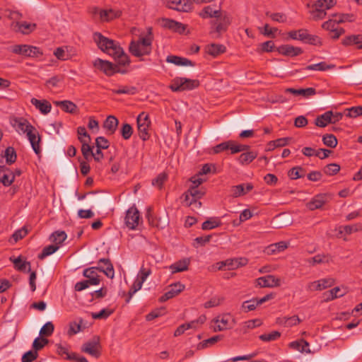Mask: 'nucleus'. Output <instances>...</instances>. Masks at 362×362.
Segmentation results:
<instances>
[{
    "label": "nucleus",
    "instance_id": "nucleus-58",
    "mask_svg": "<svg viewBox=\"0 0 362 362\" xmlns=\"http://www.w3.org/2000/svg\"><path fill=\"white\" fill-rule=\"evenodd\" d=\"M168 175L165 173H161L158 176L152 180V185L154 187H156L160 189L164 184V182L167 180Z\"/></svg>",
    "mask_w": 362,
    "mask_h": 362
},
{
    "label": "nucleus",
    "instance_id": "nucleus-20",
    "mask_svg": "<svg viewBox=\"0 0 362 362\" xmlns=\"http://www.w3.org/2000/svg\"><path fill=\"white\" fill-rule=\"evenodd\" d=\"M14 182L13 171L8 168L0 165V182L5 187H8Z\"/></svg>",
    "mask_w": 362,
    "mask_h": 362
},
{
    "label": "nucleus",
    "instance_id": "nucleus-18",
    "mask_svg": "<svg viewBox=\"0 0 362 362\" xmlns=\"http://www.w3.org/2000/svg\"><path fill=\"white\" fill-rule=\"evenodd\" d=\"M11 124L19 133L26 134L30 129H35V127L27 119L23 117L15 118L12 121Z\"/></svg>",
    "mask_w": 362,
    "mask_h": 362
},
{
    "label": "nucleus",
    "instance_id": "nucleus-48",
    "mask_svg": "<svg viewBox=\"0 0 362 362\" xmlns=\"http://www.w3.org/2000/svg\"><path fill=\"white\" fill-rule=\"evenodd\" d=\"M83 322V320L80 318L78 322L74 321L71 322L69 325V329L67 331V334L69 336H73L77 333H78L81 330V324Z\"/></svg>",
    "mask_w": 362,
    "mask_h": 362
},
{
    "label": "nucleus",
    "instance_id": "nucleus-1",
    "mask_svg": "<svg viewBox=\"0 0 362 362\" xmlns=\"http://www.w3.org/2000/svg\"><path fill=\"white\" fill-rule=\"evenodd\" d=\"M98 263H103L104 266L93 267L83 270V275L87 278V281L92 286L98 285L100 282V276L97 271L103 272L107 277L112 279L115 275L113 265L107 258L100 259Z\"/></svg>",
    "mask_w": 362,
    "mask_h": 362
},
{
    "label": "nucleus",
    "instance_id": "nucleus-34",
    "mask_svg": "<svg viewBox=\"0 0 362 362\" xmlns=\"http://www.w3.org/2000/svg\"><path fill=\"white\" fill-rule=\"evenodd\" d=\"M205 194L204 190L196 187H191L184 194L185 200L189 199H201Z\"/></svg>",
    "mask_w": 362,
    "mask_h": 362
},
{
    "label": "nucleus",
    "instance_id": "nucleus-49",
    "mask_svg": "<svg viewBox=\"0 0 362 362\" xmlns=\"http://www.w3.org/2000/svg\"><path fill=\"white\" fill-rule=\"evenodd\" d=\"M221 225V221L218 218H211L204 221L202 225V230H211L218 227Z\"/></svg>",
    "mask_w": 362,
    "mask_h": 362
},
{
    "label": "nucleus",
    "instance_id": "nucleus-10",
    "mask_svg": "<svg viewBox=\"0 0 362 362\" xmlns=\"http://www.w3.org/2000/svg\"><path fill=\"white\" fill-rule=\"evenodd\" d=\"M100 349L99 338L95 337L92 340L88 341L82 345L81 351L98 358L100 356Z\"/></svg>",
    "mask_w": 362,
    "mask_h": 362
},
{
    "label": "nucleus",
    "instance_id": "nucleus-23",
    "mask_svg": "<svg viewBox=\"0 0 362 362\" xmlns=\"http://www.w3.org/2000/svg\"><path fill=\"white\" fill-rule=\"evenodd\" d=\"M190 264L189 258H183L179 261L175 262L172 264L169 269H170L173 274H175L177 272H182L187 271L189 268V265Z\"/></svg>",
    "mask_w": 362,
    "mask_h": 362
},
{
    "label": "nucleus",
    "instance_id": "nucleus-3",
    "mask_svg": "<svg viewBox=\"0 0 362 362\" xmlns=\"http://www.w3.org/2000/svg\"><path fill=\"white\" fill-rule=\"evenodd\" d=\"M93 40L101 51L111 57L115 55V53H118L119 51L121 53L120 45L118 42L103 36L100 33L93 34Z\"/></svg>",
    "mask_w": 362,
    "mask_h": 362
},
{
    "label": "nucleus",
    "instance_id": "nucleus-24",
    "mask_svg": "<svg viewBox=\"0 0 362 362\" xmlns=\"http://www.w3.org/2000/svg\"><path fill=\"white\" fill-rule=\"evenodd\" d=\"M30 103L44 115L51 111L52 105L50 103L46 100H40L33 98L31 99Z\"/></svg>",
    "mask_w": 362,
    "mask_h": 362
},
{
    "label": "nucleus",
    "instance_id": "nucleus-8",
    "mask_svg": "<svg viewBox=\"0 0 362 362\" xmlns=\"http://www.w3.org/2000/svg\"><path fill=\"white\" fill-rule=\"evenodd\" d=\"M138 133L140 139L146 141L149 138L148 129L151 121L149 116L144 112H141L136 119Z\"/></svg>",
    "mask_w": 362,
    "mask_h": 362
},
{
    "label": "nucleus",
    "instance_id": "nucleus-15",
    "mask_svg": "<svg viewBox=\"0 0 362 362\" xmlns=\"http://www.w3.org/2000/svg\"><path fill=\"white\" fill-rule=\"evenodd\" d=\"M272 298V295L268 294L259 299L252 298L251 300L244 301L242 305V308L245 312L254 310L258 305H262Z\"/></svg>",
    "mask_w": 362,
    "mask_h": 362
},
{
    "label": "nucleus",
    "instance_id": "nucleus-36",
    "mask_svg": "<svg viewBox=\"0 0 362 362\" xmlns=\"http://www.w3.org/2000/svg\"><path fill=\"white\" fill-rule=\"evenodd\" d=\"M288 247V243L284 241H280L276 243L271 244L266 249V252L268 255H272L276 252L284 251Z\"/></svg>",
    "mask_w": 362,
    "mask_h": 362
},
{
    "label": "nucleus",
    "instance_id": "nucleus-32",
    "mask_svg": "<svg viewBox=\"0 0 362 362\" xmlns=\"http://www.w3.org/2000/svg\"><path fill=\"white\" fill-rule=\"evenodd\" d=\"M206 52L214 57L226 52V47L221 44L212 43L206 47Z\"/></svg>",
    "mask_w": 362,
    "mask_h": 362
},
{
    "label": "nucleus",
    "instance_id": "nucleus-52",
    "mask_svg": "<svg viewBox=\"0 0 362 362\" xmlns=\"http://www.w3.org/2000/svg\"><path fill=\"white\" fill-rule=\"evenodd\" d=\"M335 4L336 0H318L314 4V6H315L316 8L322 9L323 11H326V10L332 8L334 5H335Z\"/></svg>",
    "mask_w": 362,
    "mask_h": 362
},
{
    "label": "nucleus",
    "instance_id": "nucleus-54",
    "mask_svg": "<svg viewBox=\"0 0 362 362\" xmlns=\"http://www.w3.org/2000/svg\"><path fill=\"white\" fill-rule=\"evenodd\" d=\"M333 66L327 65L325 62H320L315 64L307 66L305 69L308 71H325L332 68Z\"/></svg>",
    "mask_w": 362,
    "mask_h": 362
},
{
    "label": "nucleus",
    "instance_id": "nucleus-35",
    "mask_svg": "<svg viewBox=\"0 0 362 362\" xmlns=\"http://www.w3.org/2000/svg\"><path fill=\"white\" fill-rule=\"evenodd\" d=\"M331 115L332 111H327L324 114L317 116L315 122V125L320 127H325L332 121Z\"/></svg>",
    "mask_w": 362,
    "mask_h": 362
},
{
    "label": "nucleus",
    "instance_id": "nucleus-6",
    "mask_svg": "<svg viewBox=\"0 0 362 362\" xmlns=\"http://www.w3.org/2000/svg\"><path fill=\"white\" fill-rule=\"evenodd\" d=\"M235 320L230 314L218 315L211 322V328L214 332H221L232 328Z\"/></svg>",
    "mask_w": 362,
    "mask_h": 362
},
{
    "label": "nucleus",
    "instance_id": "nucleus-17",
    "mask_svg": "<svg viewBox=\"0 0 362 362\" xmlns=\"http://www.w3.org/2000/svg\"><path fill=\"white\" fill-rule=\"evenodd\" d=\"M328 202V197L325 194H320L315 196L309 202L306 204V206L310 211L321 209Z\"/></svg>",
    "mask_w": 362,
    "mask_h": 362
},
{
    "label": "nucleus",
    "instance_id": "nucleus-14",
    "mask_svg": "<svg viewBox=\"0 0 362 362\" xmlns=\"http://www.w3.org/2000/svg\"><path fill=\"white\" fill-rule=\"evenodd\" d=\"M185 285L180 282H177L171 284L169 286V289L162 296L160 297L159 300L160 302H165L170 298L178 295L181 291L185 289Z\"/></svg>",
    "mask_w": 362,
    "mask_h": 362
},
{
    "label": "nucleus",
    "instance_id": "nucleus-13",
    "mask_svg": "<svg viewBox=\"0 0 362 362\" xmlns=\"http://www.w3.org/2000/svg\"><path fill=\"white\" fill-rule=\"evenodd\" d=\"M334 284V281L332 278L322 279L308 284L307 290L310 291H322L331 287Z\"/></svg>",
    "mask_w": 362,
    "mask_h": 362
},
{
    "label": "nucleus",
    "instance_id": "nucleus-30",
    "mask_svg": "<svg viewBox=\"0 0 362 362\" xmlns=\"http://www.w3.org/2000/svg\"><path fill=\"white\" fill-rule=\"evenodd\" d=\"M118 123V119L115 116L110 115L105 120L103 127L109 134H112L115 132Z\"/></svg>",
    "mask_w": 362,
    "mask_h": 362
},
{
    "label": "nucleus",
    "instance_id": "nucleus-26",
    "mask_svg": "<svg viewBox=\"0 0 362 362\" xmlns=\"http://www.w3.org/2000/svg\"><path fill=\"white\" fill-rule=\"evenodd\" d=\"M342 44L345 46L356 45L358 49H361L362 35H348L342 40Z\"/></svg>",
    "mask_w": 362,
    "mask_h": 362
},
{
    "label": "nucleus",
    "instance_id": "nucleus-16",
    "mask_svg": "<svg viewBox=\"0 0 362 362\" xmlns=\"http://www.w3.org/2000/svg\"><path fill=\"white\" fill-rule=\"evenodd\" d=\"M11 27L16 32H19L23 35H29L36 29L37 25L26 21L13 22Z\"/></svg>",
    "mask_w": 362,
    "mask_h": 362
},
{
    "label": "nucleus",
    "instance_id": "nucleus-29",
    "mask_svg": "<svg viewBox=\"0 0 362 362\" xmlns=\"http://www.w3.org/2000/svg\"><path fill=\"white\" fill-rule=\"evenodd\" d=\"M252 189V185L249 183L246 185V187H245L244 184L233 186L231 189L232 196L233 197L243 196L248 192L251 191Z\"/></svg>",
    "mask_w": 362,
    "mask_h": 362
},
{
    "label": "nucleus",
    "instance_id": "nucleus-27",
    "mask_svg": "<svg viewBox=\"0 0 362 362\" xmlns=\"http://www.w3.org/2000/svg\"><path fill=\"white\" fill-rule=\"evenodd\" d=\"M248 260L245 257H236L226 260V267L229 270H234L247 264Z\"/></svg>",
    "mask_w": 362,
    "mask_h": 362
},
{
    "label": "nucleus",
    "instance_id": "nucleus-19",
    "mask_svg": "<svg viewBox=\"0 0 362 362\" xmlns=\"http://www.w3.org/2000/svg\"><path fill=\"white\" fill-rule=\"evenodd\" d=\"M26 136L31 144V146L36 154H40L41 150L40 146V136L38 132L35 129H30L26 133Z\"/></svg>",
    "mask_w": 362,
    "mask_h": 362
},
{
    "label": "nucleus",
    "instance_id": "nucleus-12",
    "mask_svg": "<svg viewBox=\"0 0 362 362\" xmlns=\"http://www.w3.org/2000/svg\"><path fill=\"white\" fill-rule=\"evenodd\" d=\"M165 5L171 9L188 12L192 8V0H166Z\"/></svg>",
    "mask_w": 362,
    "mask_h": 362
},
{
    "label": "nucleus",
    "instance_id": "nucleus-5",
    "mask_svg": "<svg viewBox=\"0 0 362 362\" xmlns=\"http://www.w3.org/2000/svg\"><path fill=\"white\" fill-rule=\"evenodd\" d=\"M10 50L14 54L27 57H39L43 54L39 47L29 45H15L10 47Z\"/></svg>",
    "mask_w": 362,
    "mask_h": 362
},
{
    "label": "nucleus",
    "instance_id": "nucleus-4",
    "mask_svg": "<svg viewBox=\"0 0 362 362\" xmlns=\"http://www.w3.org/2000/svg\"><path fill=\"white\" fill-rule=\"evenodd\" d=\"M198 80L189 79L184 77L175 78L170 86V88L174 92L192 90L199 86Z\"/></svg>",
    "mask_w": 362,
    "mask_h": 362
},
{
    "label": "nucleus",
    "instance_id": "nucleus-50",
    "mask_svg": "<svg viewBox=\"0 0 362 362\" xmlns=\"http://www.w3.org/2000/svg\"><path fill=\"white\" fill-rule=\"evenodd\" d=\"M261 325L262 322L259 319L250 320L243 324L241 330L243 332V333H246L248 329H254L260 326Z\"/></svg>",
    "mask_w": 362,
    "mask_h": 362
},
{
    "label": "nucleus",
    "instance_id": "nucleus-25",
    "mask_svg": "<svg viewBox=\"0 0 362 362\" xmlns=\"http://www.w3.org/2000/svg\"><path fill=\"white\" fill-rule=\"evenodd\" d=\"M285 92L292 93L295 95H301L304 98H308L316 94V90L314 88H307L300 89L288 88L285 90Z\"/></svg>",
    "mask_w": 362,
    "mask_h": 362
},
{
    "label": "nucleus",
    "instance_id": "nucleus-63",
    "mask_svg": "<svg viewBox=\"0 0 362 362\" xmlns=\"http://www.w3.org/2000/svg\"><path fill=\"white\" fill-rule=\"evenodd\" d=\"M302 42L313 45H322L321 39L318 36L310 35L308 33L306 34V36Z\"/></svg>",
    "mask_w": 362,
    "mask_h": 362
},
{
    "label": "nucleus",
    "instance_id": "nucleus-46",
    "mask_svg": "<svg viewBox=\"0 0 362 362\" xmlns=\"http://www.w3.org/2000/svg\"><path fill=\"white\" fill-rule=\"evenodd\" d=\"M344 19L342 17H339V18L330 19L322 25V27L327 30H330L331 32L334 30L337 27H338V24L339 23L344 22Z\"/></svg>",
    "mask_w": 362,
    "mask_h": 362
},
{
    "label": "nucleus",
    "instance_id": "nucleus-39",
    "mask_svg": "<svg viewBox=\"0 0 362 362\" xmlns=\"http://www.w3.org/2000/svg\"><path fill=\"white\" fill-rule=\"evenodd\" d=\"M66 238L67 235L64 231L57 230L52 233L49 237V240L54 243V245L60 246Z\"/></svg>",
    "mask_w": 362,
    "mask_h": 362
},
{
    "label": "nucleus",
    "instance_id": "nucleus-22",
    "mask_svg": "<svg viewBox=\"0 0 362 362\" xmlns=\"http://www.w3.org/2000/svg\"><path fill=\"white\" fill-rule=\"evenodd\" d=\"M261 287H275L281 285V280L273 275H267L257 279Z\"/></svg>",
    "mask_w": 362,
    "mask_h": 362
},
{
    "label": "nucleus",
    "instance_id": "nucleus-31",
    "mask_svg": "<svg viewBox=\"0 0 362 362\" xmlns=\"http://www.w3.org/2000/svg\"><path fill=\"white\" fill-rule=\"evenodd\" d=\"M221 11L220 9L214 10L211 6H205L199 13V16L202 18L221 17Z\"/></svg>",
    "mask_w": 362,
    "mask_h": 362
},
{
    "label": "nucleus",
    "instance_id": "nucleus-21",
    "mask_svg": "<svg viewBox=\"0 0 362 362\" xmlns=\"http://www.w3.org/2000/svg\"><path fill=\"white\" fill-rule=\"evenodd\" d=\"M277 51L279 54L288 57H296L303 53L301 48L290 45L279 46L277 47Z\"/></svg>",
    "mask_w": 362,
    "mask_h": 362
},
{
    "label": "nucleus",
    "instance_id": "nucleus-53",
    "mask_svg": "<svg viewBox=\"0 0 362 362\" xmlns=\"http://www.w3.org/2000/svg\"><path fill=\"white\" fill-rule=\"evenodd\" d=\"M142 285L143 284L136 279L129 290L128 298L126 299V303H129L131 300L132 296L142 288Z\"/></svg>",
    "mask_w": 362,
    "mask_h": 362
},
{
    "label": "nucleus",
    "instance_id": "nucleus-43",
    "mask_svg": "<svg viewBox=\"0 0 362 362\" xmlns=\"http://www.w3.org/2000/svg\"><path fill=\"white\" fill-rule=\"evenodd\" d=\"M120 51L118 53H115V55H113L112 57L118 62L119 64L122 66H126L129 64L130 59L127 54L124 53L123 49L120 47Z\"/></svg>",
    "mask_w": 362,
    "mask_h": 362
},
{
    "label": "nucleus",
    "instance_id": "nucleus-55",
    "mask_svg": "<svg viewBox=\"0 0 362 362\" xmlns=\"http://www.w3.org/2000/svg\"><path fill=\"white\" fill-rule=\"evenodd\" d=\"M152 272L150 268H146L142 266L138 273L136 279L141 283L144 284L146 279L151 274Z\"/></svg>",
    "mask_w": 362,
    "mask_h": 362
},
{
    "label": "nucleus",
    "instance_id": "nucleus-62",
    "mask_svg": "<svg viewBox=\"0 0 362 362\" xmlns=\"http://www.w3.org/2000/svg\"><path fill=\"white\" fill-rule=\"evenodd\" d=\"M311 17L315 21L323 19L326 16V11L322 9L316 8L315 6H313V10L310 11Z\"/></svg>",
    "mask_w": 362,
    "mask_h": 362
},
{
    "label": "nucleus",
    "instance_id": "nucleus-45",
    "mask_svg": "<svg viewBox=\"0 0 362 362\" xmlns=\"http://www.w3.org/2000/svg\"><path fill=\"white\" fill-rule=\"evenodd\" d=\"M13 264L15 267L19 271L24 272L27 270L28 272L31 271L30 263L22 260L20 257L13 260Z\"/></svg>",
    "mask_w": 362,
    "mask_h": 362
},
{
    "label": "nucleus",
    "instance_id": "nucleus-41",
    "mask_svg": "<svg viewBox=\"0 0 362 362\" xmlns=\"http://www.w3.org/2000/svg\"><path fill=\"white\" fill-rule=\"evenodd\" d=\"M111 91L117 95L127 94V95H134L137 89L134 86H119L117 89H112Z\"/></svg>",
    "mask_w": 362,
    "mask_h": 362
},
{
    "label": "nucleus",
    "instance_id": "nucleus-51",
    "mask_svg": "<svg viewBox=\"0 0 362 362\" xmlns=\"http://www.w3.org/2000/svg\"><path fill=\"white\" fill-rule=\"evenodd\" d=\"M54 55L61 61L69 59V54L66 47H59L54 51Z\"/></svg>",
    "mask_w": 362,
    "mask_h": 362
},
{
    "label": "nucleus",
    "instance_id": "nucleus-28",
    "mask_svg": "<svg viewBox=\"0 0 362 362\" xmlns=\"http://www.w3.org/2000/svg\"><path fill=\"white\" fill-rule=\"evenodd\" d=\"M53 103L59 107L63 111L68 113H75L77 110V106L75 103L70 100L54 101Z\"/></svg>",
    "mask_w": 362,
    "mask_h": 362
},
{
    "label": "nucleus",
    "instance_id": "nucleus-56",
    "mask_svg": "<svg viewBox=\"0 0 362 362\" xmlns=\"http://www.w3.org/2000/svg\"><path fill=\"white\" fill-rule=\"evenodd\" d=\"M322 141L325 145L329 148H334L337 145V139L333 134H325L322 137Z\"/></svg>",
    "mask_w": 362,
    "mask_h": 362
},
{
    "label": "nucleus",
    "instance_id": "nucleus-61",
    "mask_svg": "<svg viewBox=\"0 0 362 362\" xmlns=\"http://www.w3.org/2000/svg\"><path fill=\"white\" fill-rule=\"evenodd\" d=\"M224 300L223 296H214L204 303L205 308H210L219 305Z\"/></svg>",
    "mask_w": 362,
    "mask_h": 362
},
{
    "label": "nucleus",
    "instance_id": "nucleus-7",
    "mask_svg": "<svg viewBox=\"0 0 362 362\" xmlns=\"http://www.w3.org/2000/svg\"><path fill=\"white\" fill-rule=\"evenodd\" d=\"M93 65L95 69L100 70L107 76H112L115 73H125L124 71H121L117 65L100 58L95 59L93 62Z\"/></svg>",
    "mask_w": 362,
    "mask_h": 362
},
{
    "label": "nucleus",
    "instance_id": "nucleus-40",
    "mask_svg": "<svg viewBox=\"0 0 362 362\" xmlns=\"http://www.w3.org/2000/svg\"><path fill=\"white\" fill-rule=\"evenodd\" d=\"M100 18L103 21H111L117 16H119L120 12L115 11L112 9L110 10H100L99 11Z\"/></svg>",
    "mask_w": 362,
    "mask_h": 362
},
{
    "label": "nucleus",
    "instance_id": "nucleus-42",
    "mask_svg": "<svg viewBox=\"0 0 362 362\" xmlns=\"http://www.w3.org/2000/svg\"><path fill=\"white\" fill-rule=\"evenodd\" d=\"M290 346L300 352L310 353L309 343L305 340L301 339L299 341H293L291 343Z\"/></svg>",
    "mask_w": 362,
    "mask_h": 362
},
{
    "label": "nucleus",
    "instance_id": "nucleus-64",
    "mask_svg": "<svg viewBox=\"0 0 362 362\" xmlns=\"http://www.w3.org/2000/svg\"><path fill=\"white\" fill-rule=\"evenodd\" d=\"M38 356V354L35 350H30L25 353L22 356V362H33Z\"/></svg>",
    "mask_w": 362,
    "mask_h": 362
},
{
    "label": "nucleus",
    "instance_id": "nucleus-37",
    "mask_svg": "<svg viewBox=\"0 0 362 362\" xmlns=\"http://www.w3.org/2000/svg\"><path fill=\"white\" fill-rule=\"evenodd\" d=\"M257 156L255 151H247L240 154L238 161L241 165H248L253 161Z\"/></svg>",
    "mask_w": 362,
    "mask_h": 362
},
{
    "label": "nucleus",
    "instance_id": "nucleus-60",
    "mask_svg": "<svg viewBox=\"0 0 362 362\" xmlns=\"http://www.w3.org/2000/svg\"><path fill=\"white\" fill-rule=\"evenodd\" d=\"M54 325L51 322L45 323L40 331V334L42 336L49 337L54 332Z\"/></svg>",
    "mask_w": 362,
    "mask_h": 362
},
{
    "label": "nucleus",
    "instance_id": "nucleus-33",
    "mask_svg": "<svg viewBox=\"0 0 362 362\" xmlns=\"http://www.w3.org/2000/svg\"><path fill=\"white\" fill-rule=\"evenodd\" d=\"M167 62L172 63L177 66H193L192 61L187 58L177 57L175 55H170L166 59Z\"/></svg>",
    "mask_w": 362,
    "mask_h": 362
},
{
    "label": "nucleus",
    "instance_id": "nucleus-11",
    "mask_svg": "<svg viewBox=\"0 0 362 362\" xmlns=\"http://www.w3.org/2000/svg\"><path fill=\"white\" fill-rule=\"evenodd\" d=\"M140 221V214L135 206L130 207L126 213L124 221L127 227L131 230L136 228Z\"/></svg>",
    "mask_w": 362,
    "mask_h": 362
},
{
    "label": "nucleus",
    "instance_id": "nucleus-2",
    "mask_svg": "<svg viewBox=\"0 0 362 362\" xmlns=\"http://www.w3.org/2000/svg\"><path fill=\"white\" fill-rule=\"evenodd\" d=\"M153 40L152 28H148L145 36H140L138 40L130 42L129 47L130 53L136 57L149 55L152 52Z\"/></svg>",
    "mask_w": 362,
    "mask_h": 362
},
{
    "label": "nucleus",
    "instance_id": "nucleus-57",
    "mask_svg": "<svg viewBox=\"0 0 362 362\" xmlns=\"http://www.w3.org/2000/svg\"><path fill=\"white\" fill-rule=\"evenodd\" d=\"M281 336V333L278 331H273L269 334H261L259 338L263 341H272L279 339Z\"/></svg>",
    "mask_w": 362,
    "mask_h": 362
},
{
    "label": "nucleus",
    "instance_id": "nucleus-44",
    "mask_svg": "<svg viewBox=\"0 0 362 362\" xmlns=\"http://www.w3.org/2000/svg\"><path fill=\"white\" fill-rule=\"evenodd\" d=\"M4 157L8 165L14 163L17 158L16 150L12 146H8L5 150Z\"/></svg>",
    "mask_w": 362,
    "mask_h": 362
},
{
    "label": "nucleus",
    "instance_id": "nucleus-38",
    "mask_svg": "<svg viewBox=\"0 0 362 362\" xmlns=\"http://www.w3.org/2000/svg\"><path fill=\"white\" fill-rule=\"evenodd\" d=\"M79 141L82 144L81 146V152L83 157L88 160L93 153V147L89 145L88 139H83L81 136H79Z\"/></svg>",
    "mask_w": 362,
    "mask_h": 362
},
{
    "label": "nucleus",
    "instance_id": "nucleus-9",
    "mask_svg": "<svg viewBox=\"0 0 362 362\" xmlns=\"http://www.w3.org/2000/svg\"><path fill=\"white\" fill-rule=\"evenodd\" d=\"M231 23V18L230 16L225 14L222 16L221 14V17L217 18L216 21H212L211 22V25L213 26V30L211 31V33H215L216 37H219L221 34L223 32H226L228 29V27Z\"/></svg>",
    "mask_w": 362,
    "mask_h": 362
},
{
    "label": "nucleus",
    "instance_id": "nucleus-47",
    "mask_svg": "<svg viewBox=\"0 0 362 362\" xmlns=\"http://www.w3.org/2000/svg\"><path fill=\"white\" fill-rule=\"evenodd\" d=\"M59 248V245H50L45 247L42 252L38 255V259H43L46 257L54 254Z\"/></svg>",
    "mask_w": 362,
    "mask_h": 362
},
{
    "label": "nucleus",
    "instance_id": "nucleus-59",
    "mask_svg": "<svg viewBox=\"0 0 362 362\" xmlns=\"http://www.w3.org/2000/svg\"><path fill=\"white\" fill-rule=\"evenodd\" d=\"M339 165L337 163H330L324 168L323 172L327 175H336L339 171Z\"/></svg>",
    "mask_w": 362,
    "mask_h": 362
}]
</instances>
